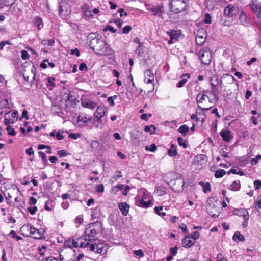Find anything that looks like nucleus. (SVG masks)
Listing matches in <instances>:
<instances>
[{"label": "nucleus", "instance_id": "1", "mask_svg": "<svg viewBox=\"0 0 261 261\" xmlns=\"http://www.w3.org/2000/svg\"><path fill=\"white\" fill-rule=\"evenodd\" d=\"M88 45L96 54L101 56L105 54L102 51L106 46V43L103 40L101 36L93 37L88 43Z\"/></svg>", "mask_w": 261, "mask_h": 261}, {"label": "nucleus", "instance_id": "2", "mask_svg": "<svg viewBox=\"0 0 261 261\" xmlns=\"http://www.w3.org/2000/svg\"><path fill=\"white\" fill-rule=\"evenodd\" d=\"M102 228V224L99 221H96L94 223H90L89 225L88 228L87 229V231L89 229H91L89 230L86 236L87 237V242H93L97 240V238L95 237L97 235L98 232L100 231Z\"/></svg>", "mask_w": 261, "mask_h": 261}, {"label": "nucleus", "instance_id": "3", "mask_svg": "<svg viewBox=\"0 0 261 261\" xmlns=\"http://www.w3.org/2000/svg\"><path fill=\"white\" fill-rule=\"evenodd\" d=\"M65 244L66 245L70 247L86 248L89 245V242H87L86 236H82L76 239H73L72 240H66Z\"/></svg>", "mask_w": 261, "mask_h": 261}, {"label": "nucleus", "instance_id": "4", "mask_svg": "<svg viewBox=\"0 0 261 261\" xmlns=\"http://www.w3.org/2000/svg\"><path fill=\"white\" fill-rule=\"evenodd\" d=\"M199 57L201 62L205 65H209L211 62V54L208 48H204L199 50Z\"/></svg>", "mask_w": 261, "mask_h": 261}, {"label": "nucleus", "instance_id": "5", "mask_svg": "<svg viewBox=\"0 0 261 261\" xmlns=\"http://www.w3.org/2000/svg\"><path fill=\"white\" fill-rule=\"evenodd\" d=\"M250 4L252 10L256 17L261 19V4L257 0H251Z\"/></svg>", "mask_w": 261, "mask_h": 261}, {"label": "nucleus", "instance_id": "6", "mask_svg": "<svg viewBox=\"0 0 261 261\" xmlns=\"http://www.w3.org/2000/svg\"><path fill=\"white\" fill-rule=\"evenodd\" d=\"M208 91H206L204 92H202V93H199L197 97H196V102L198 105L202 103V102L205 100L206 98H208V96H207L205 93H207ZM198 107L200 110H210L212 106H210L208 108H202L200 105H198Z\"/></svg>", "mask_w": 261, "mask_h": 261}, {"label": "nucleus", "instance_id": "7", "mask_svg": "<svg viewBox=\"0 0 261 261\" xmlns=\"http://www.w3.org/2000/svg\"><path fill=\"white\" fill-rule=\"evenodd\" d=\"M164 6L163 4L157 6H153L150 8L149 10L153 13L154 16H156L160 17H163V14L164 13L163 10Z\"/></svg>", "mask_w": 261, "mask_h": 261}, {"label": "nucleus", "instance_id": "8", "mask_svg": "<svg viewBox=\"0 0 261 261\" xmlns=\"http://www.w3.org/2000/svg\"><path fill=\"white\" fill-rule=\"evenodd\" d=\"M206 209L208 213L214 218H216L219 215L220 209L217 205L209 204Z\"/></svg>", "mask_w": 261, "mask_h": 261}, {"label": "nucleus", "instance_id": "9", "mask_svg": "<svg viewBox=\"0 0 261 261\" xmlns=\"http://www.w3.org/2000/svg\"><path fill=\"white\" fill-rule=\"evenodd\" d=\"M206 34L205 30L199 31L196 36V41L198 45H202L206 41Z\"/></svg>", "mask_w": 261, "mask_h": 261}, {"label": "nucleus", "instance_id": "10", "mask_svg": "<svg viewBox=\"0 0 261 261\" xmlns=\"http://www.w3.org/2000/svg\"><path fill=\"white\" fill-rule=\"evenodd\" d=\"M239 20L241 25L245 27L248 26L251 24L250 20L243 11L240 13Z\"/></svg>", "mask_w": 261, "mask_h": 261}, {"label": "nucleus", "instance_id": "11", "mask_svg": "<svg viewBox=\"0 0 261 261\" xmlns=\"http://www.w3.org/2000/svg\"><path fill=\"white\" fill-rule=\"evenodd\" d=\"M189 4L188 0H178V5L180 6L179 8H176L175 9V12L178 13L184 12L187 9Z\"/></svg>", "mask_w": 261, "mask_h": 261}, {"label": "nucleus", "instance_id": "12", "mask_svg": "<svg viewBox=\"0 0 261 261\" xmlns=\"http://www.w3.org/2000/svg\"><path fill=\"white\" fill-rule=\"evenodd\" d=\"M32 229V226L30 224L23 225L20 229L21 234L24 237H29L31 235V230Z\"/></svg>", "mask_w": 261, "mask_h": 261}, {"label": "nucleus", "instance_id": "13", "mask_svg": "<svg viewBox=\"0 0 261 261\" xmlns=\"http://www.w3.org/2000/svg\"><path fill=\"white\" fill-rule=\"evenodd\" d=\"M147 199L146 195H144L143 197L140 199L139 198L137 200V205L140 207L147 208L149 207L150 204V201L149 200H146Z\"/></svg>", "mask_w": 261, "mask_h": 261}, {"label": "nucleus", "instance_id": "14", "mask_svg": "<svg viewBox=\"0 0 261 261\" xmlns=\"http://www.w3.org/2000/svg\"><path fill=\"white\" fill-rule=\"evenodd\" d=\"M233 213L234 215L242 216L245 220H248L249 219V216L248 212L245 209H235L234 210Z\"/></svg>", "mask_w": 261, "mask_h": 261}, {"label": "nucleus", "instance_id": "15", "mask_svg": "<svg viewBox=\"0 0 261 261\" xmlns=\"http://www.w3.org/2000/svg\"><path fill=\"white\" fill-rule=\"evenodd\" d=\"M220 134L223 140L225 142H229L233 138L231 132L228 129H223L220 132Z\"/></svg>", "mask_w": 261, "mask_h": 261}, {"label": "nucleus", "instance_id": "16", "mask_svg": "<svg viewBox=\"0 0 261 261\" xmlns=\"http://www.w3.org/2000/svg\"><path fill=\"white\" fill-rule=\"evenodd\" d=\"M88 121H91V118H87L85 115H80L77 117V123L80 127H84L87 125Z\"/></svg>", "mask_w": 261, "mask_h": 261}, {"label": "nucleus", "instance_id": "17", "mask_svg": "<svg viewBox=\"0 0 261 261\" xmlns=\"http://www.w3.org/2000/svg\"><path fill=\"white\" fill-rule=\"evenodd\" d=\"M222 79L227 86L229 84H233L236 81V79L231 75L225 74L222 76Z\"/></svg>", "mask_w": 261, "mask_h": 261}, {"label": "nucleus", "instance_id": "18", "mask_svg": "<svg viewBox=\"0 0 261 261\" xmlns=\"http://www.w3.org/2000/svg\"><path fill=\"white\" fill-rule=\"evenodd\" d=\"M234 7L231 5H229L226 7L224 10V16L230 17L234 15Z\"/></svg>", "mask_w": 261, "mask_h": 261}, {"label": "nucleus", "instance_id": "19", "mask_svg": "<svg viewBox=\"0 0 261 261\" xmlns=\"http://www.w3.org/2000/svg\"><path fill=\"white\" fill-rule=\"evenodd\" d=\"M118 207L122 212L123 215L125 216L127 215L129 209V205L126 202L119 203L118 204Z\"/></svg>", "mask_w": 261, "mask_h": 261}, {"label": "nucleus", "instance_id": "20", "mask_svg": "<svg viewBox=\"0 0 261 261\" xmlns=\"http://www.w3.org/2000/svg\"><path fill=\"white\" fill-rule=\"evenodd\" d=\"M190 238H187L186 236L182 240V246L185 248H188L192 246L195 243V241H192L189 239Z\"/></svg>", "mask_w": 261, "mask_h": 261}, {"label": "nucleus", "instance_id": "21", "mask_svg": "<svg viewBox=\"0 0 261 261\" xmlns=\"http://www.w3.org/2000/svg\"><path fill=\"white\" fill-rule=\"evenodd\" d=\"M105 115V108L104 106H99L94 113L95 117H103Z\"/></svg>", "mask_w": 261, "mask_h": 261}, {"label": "nucleus", "instance_id": "22", "mask_svg": "<svg viewBox=\"0 0 261 261\" xmlns=\"http://www.w3.org/2000/svg\"><path fill=\"white\" fill-rule=\"evenodd\" d=\"M96 253L99 254H104L106 252L107 247L105 246L103 244H97L96 245Z\"/></svg>", "mask_w": 261, "mask_h": 261}, {"label": "nucleus", "instance_id": "23", "mask_svg": "<svg viewBox=\"0 0 261 261\" xmlns=\"http://www.w3.org/2000/svg\"><path fill=\"white\" fill-rule=\"evenodd\" d=\"M82 106L84 107L92 110L97 106V103L92 101H85L82 102Z\"/></svg>", "mask_w": 261, "mask_h": 261}, {"label": "nucleus", "instance_id": "24", "mask_svg": "<svg viewBox=\"0 0 261 261\" xmlns=\"http://www.w3.org/2000/svg\"><path fill=\"white\" fill-rule=\"evenodd\" d=\"M5 114H9V117L11 119V120L13 121V123L17 120L18 117V112L17 111L14 110V111L6 113Z\"/></svg>", "mask_w": 261, "mask_h": 261}, {"label": "nucleus", "instance_id": "25", "mask_svg": "<svg viewBox=\"0 0 261 261\" xmlns=\"http://www.w3.org/2000/svg\"><path fill=\"white\" fill-rule=\"evenodd\" d=\"M30 237L37 239H43V236H39L38 229L34 228L33 226H32V229L31 230Z\"/></svg>", "mask_w": 261, "mask_h": 261}, {"label": "nucleus", "instance_id": "26", "mask_svg": "<svg viewBox=\"0 0 261 261\" xmlns=\"http://www.w3.org/2000/svg\"><path fill=\"white\" fill-rule=\"evenodd\" d=\"M102 117H95V119L94 122L95 126L99 129H102L103 127V124L102 123Z\"/></svg>", "mask_w": 261, "mask_h": 261}, {"label": "nucleus", "instance_id": "27", "mask_svg": "<svg viewBox=\"0 0 261 261\" xmlns=\"http://www.w3.org/2000/svg\"><path fill=\"white\" fill-rule=\"evenodd\" d=\"M187 76V78H189L190 77V75L189 74H184L182 75V79L179 81L177 85H176V86L178 88H181L184 86V85H185V84L187 82V79H185V78H184V77H186Z\"/></svg>", "mask_w": 261, "mask_h": 261}, {"label": "nucleus", "instance_id": "28", "mask_svg": "<svg viewBox=\"0 0 261 261\" xmlns=\"http://www.w3.org/2000/svg\"><path fill=\"white\" fill-rule=\"evenodd\" d=\"M232 239L233 241H234L236 242H238L239 241L243 242L245 240L244 237L243 235L241 234L240 232L238 231L235 232L232 237Z\"/></svg>", "mask_w": 261, "mask_h": 261}, {"label": "nucleus", "instance_id": "29", "mask_svg": "<svg viewBox=\"0 0 261 261\" xmlns=\"http://www.w3.org/2000/svg\"><path fill=\"white\" fill-rule=\"evenodd\" d=\"M217 86H212V91L210 92V93H213L214 99L216 101H217L219 99V91L218 90Z\"/></svg>", "mask_w": 261, "mask_h": 261}, {"label": "nucleus", "instance_id": "30", "mask_svg": "<svg viewBox=\"0 0 261 261\" xmlns=\"http://www.w3.org/2000/svg\"><path fill=\"white\" fill-rule=\"evenodd\" d=\"M189 130V127L186 125H182L178 128V132L181 134L183 136H186Z\"/></svg>", "mask_w": 261, "mask_h": 261}, {"label": "nucleus", "instance_id": "31", "mask_svg": "<svg viewBox=\"0 0 261 261\" xmlns=\"http://www.w3.org/2000/svg\"><path fill=\"white\" fill-rule=\"evenodd\" d=\"M34 23L38 27V30H40L43 27L42 18L40 17H36L35 18Z\"/></svg>", "mask_w": 261, "mask_h": 261}, {"label": "nucleus", "instance_id": "32", "mask_svg": "<svg viewBox=\"0 0 261 261\" xmlns=\"http://www.w3.org/2000/svg\"><path fill=\"white\" fill-rule=\"evenodd\" d=\"M240 182L239 180H235L230 185V189L233 191H238L240 189Z\"/></svg>", "mask_w": 261, "mask_h": 261}, {"label": "nucleus", "instance_id": "33", "mask_svg": "<svg viewBox=\"0 0 261 261\" xmlns=\"http://www.w3.org/2000/svg\"><path fill=\"white\" fill-rule=\"evenodd\" d=\"M156 193L158 194V195L160 196H163L166 193V188L162 186L157 187L156 188Z\"/></svg>", "mask_w": 261, "mask_h": 261}, {"label": "nucleus", "instance_id": "34", "mask_svg": "<svg viewBox=\"0 0 261 261\" xmlns=\"http://www.w3.org/2000/svg\"><path fill=\"white\" fill-rule=\"evenodd\" d=\"M155 130L156 127L153 125H147L144 128L145 132H149L151 135L155 134Z\"/></svg>", "mask_w": 261, "mask_h": 261}, {"label": "nucleus", "instance_id": "35", "mask_svg": "<svg viewBox=\"0 0 261 261\" xmlns=\"http://www.w3.org/2000/svg\"><path fill=\"white\" fill-rule=\"evenodd\" d=\"M102 51L105 53V54H102L103 56H109L113 54V50L107 44Z\"/></svg>", "mask_w": 261, "mask_h": 261}, {"label": "nucleus", "instance_id": "36", "mask_svg": "<svg viewBox=\"0 0 261 261\" xmlns=\"http://www.w3.org/2000/svg\"><path fill=\"white\" fill-rule=\"evenodd\" d=\"M226 174V171L223 169H220L215 172V176L216 178L223 177Z\"/></svg>", "mask_w": 261, "mask_h": 261}, {"label": "nucleus", "instance_id": "37", "mask_svg": "<svg viewBox=\"0 0 261 261\" xmlns=\"http://www.w3.org/2000/svg\"><path fill=\"white\" fill-rule=\"evenodd\" d=\"M169 35L170 36V40L168 41L169 44H171L173 42V40L176 37V31L174 30H172L170 32H168Z\"/></svg>", "mask_w": 261, "mask_h": 261}, {"label": "nucleus", "instance_id": "38", "mask_svg": "<svg viewBox=\"0 0 261 261\" xmlns=\"http://www.w3.org/2000/svg\"><path fill=\"white\" fill-rule=\"evenodd\" d=\"M179 145L182 146L184 148L187 147V142L181 137H178L177 139Z\"/></svg>", "mask_w": 261, "mask_h": 261}, {"label": "nucleus", "instance_id": "39", "mask_svg": "<svg viewBox=\"0 0 261 261\" xmlns=\"http://www.w3.org/2000/svg\"><path fill=\"white\" fill-rule=\"evenodd\" d=\"M145 149L147 151L154 152L157 149V147L155 144H152L149 146H146L145 147Z\"/></svg>", "mask_w": 261, "mask_h": 261}, {"label": "nucleus", "instance_id": "40", "mask_svg": "<svg viewBox=\"0 0 261 261\" xmlns=\"http://www.w3.org/2000/svg\"><path fill=\"white\" fill-rule=\"evenodd\" d=\"M187 238H190L191 239H193L194 241L197 240L199 237V233L198 231H194L193 234H189L186 236Z\"/></svg>", "mask_w": 261, "mask_h": 261}, {"label": "nucleus", "instance_id": "41", "mask_svg": "<svg viewBox=\"0 0 261 261\" xmlns=\"http://www.w3.org/2000/svg\"><path fill=\"white\" fill-rule=\"evenodd\" d=\"M55 42L54 39H51L50 40H44L42 42V44L44 45L53 46Z\"/></svg>", "mask_w": 261, "mask_h": 261}, {"label": "nucleus", "instance_id": "42", "mask_svg": "<svg viewBox=\"0 0 261 261\" xmlns=\"http://www.w3.org/2000/svg\"><path fill=\"white\" fill-rule=\"evenodd\" d=\"M47 80V84H46L47 87L51 86L52 87H54L56 86L54 81L55 80V78L54 77H48L46 79Z\"/></svg>", "mask_w": 261, "mask_h": 261}, {"label": "nucleus", "instance_id": "43", "mask_svg": "<svg viewBox=\"0 0 261 261\" xmlns=\"http://www.w3.org/2000/svg\"><path fill=\"white\" fill-rule=\"evenodd\" d=\"M4 123L7 126L8 125H10V124H13V121L11 120V119L9 117V114H5V120H4Z\"/></svg>", "mask_w": 261, "mask_h": 261}, {"label": "nucleus", "instance_id": "44", "mask_svg": "<svg viewBox=\"0 0 261 261\" xmlns=\"http://www.w3.org/2000/svg\"><path fill=\"white\" fill-rule=\"evenodd\" d=\"M6 130L8 131V135L10 136H15L16 134L14 129L10 125L7 126Z\"/></svg>", "mask_w": 261, "mask_h": 261}, {"label": "nucleus", "instance_id": "45", "mask_svg": "<svg viewBox=\"0 0 261 261\" xmlns=\"http://www.w3.org/2000/svg\"><path fill=\"white\" fill-rule=\"evenodd\" d=\"M212 86H218L220 80L216 76H213L211 79Z\"/></svg>", "mask_w": 261, "mask_h": 261}, {"label": "nucleus", "instance_id": "46", "mask_svg": "<svg viewBox=\"0 0 261 261\" xmlns=\"http://www.w3.org/2000/svg\"><path fill=\"white\" fill-rule=\"evenodd\" d=\"M168 154L170 157L175 156L177 155V149H169L168 150Z\"/></svg>", "mask_w": 261, "mask_h": 261}, {"label": "nucleus", "instance_id": "47", "mask_svg": "<svg viewBox=\"0 0 261 261\" xmlns=\"http://www.w3.org/2000/svg\"><path fill=\"white\" fill-rule=\"evenodd\" d=\"M135 52L140 57L142 56L144 54L143 49L140 45L136 48Z\"/></svg>", "mask_w": 261, "mask_h": 261}, {"label": "nucleus", "instance_id": "48", "mask_svg": "<svg viewBox=\"0 0 261 261\" xmlns=\"http://www.w3.org/2000/svg\"><path fill=\"white\" fill-rule=\"evenodd\" d=\"M203 191L204 193H206L207 192L211 191V185L209 182L205 183L204 186H203Z\"/></svg>", "mask_w": 261, "mask_h": 261}, {"label": "nucleus", "instance_id": "49", "mask_svg": "<svg viewBox=\"0 0 261 261\" xmlns=\"http://www.w3.org/2000/svg\"><path fill=\"white\" fill-rule=\"evenodd\" d=\"M83 221V218L82 216H78L76 217L75 220V223L76 224H77L78 225H76V227H78L80 225H81L82 223V222Z\"/></svg>", "mask_w": 261, "mask_h": 261}, {"label": "nucleus", "instance_id": "50", "mask_svg": "<svg viewBox=\"0 0 261 261\" xmlns=\"http://www.w3.org/2000/svg\"><path fill=\"white\" fill-rule=\"evenodd\" d=\"M28 211L31 215H34L37 211L36 206H30L28 208Z\"/></svg>", "mask_w": 261, "mask_h": 261}, {"label": "nucleus", "instance_id": "51", "mask_svg": "<svg viewBox=\"0 0 261 261\" xmlns=\"http://www.w3.org/2000/svg\"><path fill=\"white\" fill-rule=\"evenodd\" d=\"M81 137V134L79 133H71L69 134V137L76 140Z\"/></svg>", "mask_w": 261, "mask_h": 261}, {"label": "nucleus", "instance_id": "52", "mask_svg": "<svg viewBox=\"0 0 261 261\" xmlns=\"http://www.w3.org/2000/svg\"><path fill=\"white\" fill-rule=\"evenodd\" d=\"M79 70L80 71H87L88 70V67L87 65L85 63H81L80 64L79 66Z\"/></svg>", "mask_w": 261, "mask_h": 261}, {"label": "nucleus", "instance_id": "53", "mask_svg": "<svg viewBox=\"0 0 261 261\" xmlns=\"http://www.w3.org/2000/svg\"><path fill=\"white\" fill-rule=\"evenodd\" d=\"M110 31V32H111L112 33H115L117 32V30L116 29H114L113 27L111 26V25H107L104 29H103V31Z\"/></svg>", "mask_w": 261, "mask_h": 261}, {"label": "nucleus", "instance_id": "54", "mask_svg": "<svg viewBox=\"0 0 261 261\" xmlns=\"http://www.w3.org/2000/svg\"><path fill=\"white\" fill-rule=\"evenodd\" d=\"M29 55L28 51L25 50H22L21 51V58L23 60H27L29 58Z\"/></svg>", "mask_w": 261, "mask_h": 261}, {"label": "nucleus", "instance_id": "55", "mask_svg": "<svg viewBox=\"0 0 261 261\" xmlns=\"http://www.w3.org/2000/svg\"><path fill=\"white\" fill-rule=\"evenodd\" d=\"M58 154L60 157H64L68 155V152L67 151L65 150H61L58 151Z\"/></svg>", "mask_w": 261, "mask_h": 261}, {"label": "nucleus", "instance_id": "56", "mask_svg": "<svg viewBox=\"0 0 261 261\" xmlns=\"http://www.w3.org/2000/svg\"><path fill=\"white\" fill-rule=\"evenodd\" d=\"M178 248L176 246L170 248V252L172 255L175 256L177 252Z\"/></svg>", "mask_w": 261, "mask_h": 261}, {"label": "nucleus", "instance_id": "57", "mask_svg": "<svg viewBox=\"0 0 261 261\" xmlns=\"http://www.w3.org/2000/svg\"><path fill=\"white\" fill-rule=\"evenodd\" d=\"M204 22L206 24H210L211 23V16L209 14H206L205 15Z\"/></svg>", "mask_w": 261, "mask_h": 261}, {"label": "nucleus", "instance_id": "58", "mask_svg": "<svg viewBox=\"0 0 261 261\" xmlns=\"http://www.w3.org/2000/svg\"><path fill=\"white\" fill-rule=\"evenodd\" d=\"M132 30V27L130 25H126L122 29V32L124 34H128Z\"/></svg>", "mask_w": 261, "mask_h": 261}, {"label": "nucleus", "instance_id": "59", "mask_svg": "<svg viewBox=\"0 0 261 261\" xmlns=\"http://www.w3.org/2000/svg\"><path fill=\"white\" fill-rule=\"evenodd\" d=\"M99 143L96 141H92L91 143V145L92 148L96 150L99 147Z\"/></svg>", "mask_w": 261, "mask_h": 261}, {"label": "nucleus", "instance_id": "60", "mask_svg": "<svg viewBox=\"0 0 261 261\" xmlns=\"http://www.w3.org/2000/svg\"><path fill=\"white\" fill-rule=\"evenodd\" d=\"M145 77L154 78L153 74L151 72L150 70H147L144 72Z\"/></svg>", "mask_w": 261, "mask_h": 261}, {"label": "nucleus", "instance_id": "61", "mask_svg": "<svg viewBox=\"0 0 261 261\" xmlns=\"http://www.w3.org/2000/svg\"><path fill=\"white\" fill-rule=\"evenodd\" d=\"M63 131L61 129H60L58 132L56 134V136L57 139L58 140H61L64 139V136L61 134V133H63Z\"/></svg>", "mask_w": 261, "mask_h": 261}, {"label": "nucleus", "instance_id": "62", "mask_svg": "<svg viewBox=\"0 0 261 261\" xmlns=\"http://www.w3.org/2000/svg\"><path fill=\"white\" fill-rule=\"evenodd\" d=\"M254 185L256 190H258L261 188V181L256 180L254 181Z\"/></svg>", "mask_w": 261, "mask_h": 261}, {"label": "nucleus", "instance_id": "63", "mask_svg": "<svg viewBox=\"0 0 261 261\" xmlns=\"http://www.w3.org/2000/svg\"><path fill=\"white\" fill-rule=\"evenodd\" d=\"M261 159V155H257L255 158H253L251 159V164L252 165L256 164L257 162L259 159Z\"/></svg>", "mask_w": 261, "mask_h": 261}, {"label": "nucleus", "instance_id": "64", "mask_svg": "<svg viewBox=\"0 0 261 261\" xmlns=\"http://www.w3.org/2000/svg\"><path fill=\"white\" fill-rule=\"evenodd\" d=\"M42 261H59V260L53 256H49L46 257L45 259H42Z\"/></svg>", "mask_w": 261, "mask_h": 261}]
</instances>
